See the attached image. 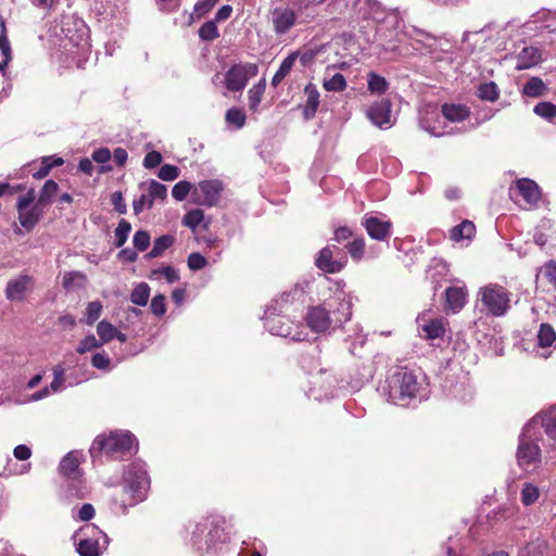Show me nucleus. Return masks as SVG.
<instances>
[{"instance_id": "f257e3e1", "label": "nucleus", "mask_w": 556, "mask_h": 556, "mask_svg": "<svg viewBox=\"0 0 556 556\" xmlns=\"http://www.w3.org/2000/svg\"><path fill=\"white\" fill-rule=\"evenodd\" d=\"M389 396L397 405L407 406L416 399L424 386L420 370L399 367L389 378Z\"/></svg>"}, {"instance_id": "f03ea898", "label": "nucleus", "mask_w": 556, "mask_h": 556, "mask_svg": "<svg viewBox=\"0 0 556 556\" xmlns=\"http://www.w3.org/2000/svg\"><path fill=\"white\" fill-rule=\"evenodd\" d=\"M135 437L130 432H111L109 435H98L90 448L92 457L106 455L113 459L130 454Z\"/></svg>"}, {"instance_id": "7ed1b4c3", "label": "nucleus", "mask_w": 556, "mask_h": 556, "mask_svg": "<svg viewBox=\"0 0 556 556\" xmlns=\"http://www.w3.org/2000/svg\"><path fill=\"white\" fill-rule=\"evenodd\" d=\"M479 295L481 303L492 316H503L510 307V292L496 283H490L480 288Z\"/></svg>"}, {"instance_id": "20e7f679", "label": "nucleus", "mask_w": 556, "mask_h": 556, "mask_svg": "<svg viewBox=\"0 0 556 556\" xmlns=\"http://www.w3.org/2000/svg\"><path fill=\"white\" fill-rule=\"evenodd\" d=\"M123 485L127 492L131 493V498L127 501L130 505H137L147 498L150 488L148 472L141 468L130 465L123 475Z\"/></svg>"}, {"instance_id": "39448f33", "label": "nucleus", "mask_w": 556, "mask_h": 556, "mask_svg": "<svg viewBox=\"0 0 556 556\" xmlns=\"http://www.w3.org/2000/svg\"><path fill=\"white\" fill-rule=\"evenodd\" d=\"M36 200V192L31 188L26 194L18 197L16 201V210L18 213V222L21 226L26 230V232H30L35 226L39 223L42 217V208Z\"/></svg>"}, {"instance_id": "423d86ee", "label": "nucleus", "mask_w": 556, "mask_h": 556, "mask_svg": "<svg viewBox=\"0 0 556 556\" xmlns=\"http://www.w3.org/2000/svg\"><path fill=\"white\" fill-rule=\"evenodd\" d=\"M267 20L276 38L281 39L299 24V14L291 7L280 5L268 11Z\"/></svg>"}, {"instance_id": "0eeeda50", "label": "nucleus", "mask_w": 556, "mask_h": 556, "mask_svg": "<svg viewBox=\"0 0 556 556\" xmlns=\"http://www.w3.org/2000/svg\"><path fill=\"white\" fill-rule=\"evenodd\" d=\"M258 67L254 63H238L232 65L224 77V84L228 91H242L249 79L257 75Z\"/></svg>"}, {"instance_id": "6e6552de", "label": "nucleus", "mask_w": 556, "mask_h": 556, "mask_svg": "<svg viewBox=\"0 0 556 556\" xmlns=\"http://www.w3.org/2000/svg\"><path fill=\"white\" fill-rule=\"evenodd\" d=\"M224 185L218 179L203 180L192 191L193 202L200 205L214 206L219 200Z\"/></svg>"}, {"instance_id": "1a4fd4ad", "label": "nucleus", "mask_w": 556, "mask_h": 556, "mask_svg": "<svg viewBox=\"0 0 556 556\" xmlns=\"http://www.w3.org/2000/svg\"><path fill=\"white\" fill-rule=\"evenodd\" d=\"M35 278L22 273L7 282L5 298L11 302H23L35 290Z\"/></svg>"}, {"instance_id": "9d476101", "label": "nucleus", "mask_w": 556, "mask_h": 556, "mask_svg": "<svg viewBox=\"0 0 556 556\" xmlns=\"http://www.w3.org/2000/svg\"><path fill=\"white\" fill-rule=\"evenodd\" d=\"M336 251H340L336 245H327L323 248L315 260L316 267L327 274L340 273L345 267L348 258L345 255H341L340 258H336Z\"/></svg>"}, {"instance_id": "9b49d317", "label": "nucleus", "mask_w": 556, "mask_h": 556, "mask_svg": "<svg viewBox=\"0 0 556 556\" xmlns=\"http://www.w3.org/2000/svg\"><path fill=\"white\" fill-rule=\"evenodd\" d=\"M362 226L371 239L377 241H387L391 237L393 224L389 219H381L376 216L365 215L362 219Z\"/></svg>"}, {"instance_id": "f8f14e48", "label": "nucleus", "mask_w": 556, "mask_h": 556, "mask_svg": "<svg viewBox=\"0 0 556 556\" xmlns=\"http://www.w3.org/2000/svg\"><path fill=\"white\" fill-rule=\"evenodd\" d=\"M92 534L98 533L106 542V535L94 526H86L80 529V533L84 535L77 543V552L80 556H99L100 555V543L99 540L89 536L87 532Z\"/></svg>"}, {"instance_id": "ddd939ff", "label": "nucleus", "mask_w": 556, "mask_h": 556, "mask_svg": "<svg viewBox=\"0 0 556 556\" xmlns=\"http://www.w3.org/2000/svg\"><path fill=\"white\" fill-rule=\"evenodd\" d=\"M305 321L307 327L316 333L326 332L331 326L329 311L323 305H316L308 308Z\"/></svg>"}, {"instance_id": "4468645a", "label": "nucleus", "mask_w": 556, "mask_h": 556, "mask_svg": "<svg viewBox=\"0 0 556 556\" xmlns=\"http://www.w3.org/2000/svg\"><path fill=\"white\" fill-rule=\"evenodd\" d=\"M268 325L273 334L290 338L293 341H302L306 336L303 330H299V326L285 317L273 318Z\"/></svg>"}, {"instance_id": "2eb2a0df", "label": "nucleus", "mask_w": 556, "mask_h": 556, "mask_svg": "<svg viewBox=\"0 0 556 556\" xmlns=\"http://www.w3.org/2000/svg\"><path fill=\"white\" fill-rule=\"evenodd\" d=\"M535 282L536 288H542V291L556 292V261L551 260L541 266Z\"/></svg>"}, {"instance_id": "dca6fc26", "label": "nucleus", "mask_w": 556, "mask_h": 556, "mask_svg": "<svg viewBox=\"0 0 556 556\" xmlns=\"http://www.w3.org/2000/svg\"><path fill=\"white\" fill-rule=\"evenodd\" d=\"M541 458L540 447L530 441L521 440L517 451V460L520 467H528Z\"/></svg>"}, {"instance_id": "f3484780", "label": "nucleus", "mask_w": 556, "mask_h": 556, "mask_svg": "<svg viewBox=\"0 0 556 556\" xmlns=\"http://www.w3.org/2000/svg\"><path fill=\"white\" fill-rule=\"evenodd\" d=\"M391 116V102L389 100H381L370 105L367 111V117L378 127H383L390 123Z\"/></svg>"}, {"instance_id": "a211bd4d", "label": "nucleus", "mask_w": 556, "mask_h": 556, "mask_svg": "<svg viewBox=\"0 0 556 556\" xmlns=\"http://www.w3.org/2000/svg\"><path fill=\"white\" fill-rule=\"evenodd\" d=\"M518 193L528 204H536L541 199V191L538 184L529 178H521L516 181Z\"/></svg>"}, {"instance_id": "6ab92c4d", "label": "nucleus", "mask_w": 556, "mask_h": 556, "mask_svg": "<svg viewBox=\"0 0 556 556\" xmlns=\"http://www.w3.org/2000/svg\"><path fill=\"white\" fill-rule=\"evenodd\" d=\"M467 301V291L462 287H448L445 290V308L456 313L460 311Z\"/></svg>"}, {"instance_id": "aec40b11", "label": "nucleus", "mask_w": 556, "mask_h": 556, "mask_svg": "<svg viewBox=\"0 0 556 556\" xmlns=\"http://www.w3.org/2000/svg\"><path fill=\"white\" fill-rule=\"evenodd\" d=\"M542 61V53L539 48L526 47L517 55L516 68L527 70L538 65Z\"/></svg>"}, {"instance_id": "412c9836", "label": "nucleus", "mask_w": 556, "mask_h": 556, "mask_svg": "<svg viewBox=\"0 0 556 556\" xmlns=\"http://www.w3.org/2000/svg\"><path fill=\"white\" fill-rule=\"evenodd\" d=\"M442 115L452 123H459L467 119L470 115L469 109L465 104L444 103L441 106Z\"/></svg>"}, {"instance_id": "4be33fe9", "label": "nucleus", "mask_w": 556, "mask_h": 556, "mask_svg": "<svg viewBox=\"0 0 556 556\" xmlns=\"http://www.w3.org/2000/svg\"><path fill=\"white\" fill-rule=\"evenodd\" d=\"M476 236V225L469 219L463 220L448 231V238L452 241L471 240Z\"/></svg>"}, {"instance_id": "5701e85b", "label": "nucleus", "mask_w": 556, "mask_h": 556, "mask_svg": "<svg viewBox=\"0 0 556 556\" xmlns=\"http://www.w3.org/2000/svg\"><path fill=\"white\" fill-rule=\"evenodd\" d=\"M59 470L62 476L71 480H77L80 477L78 458L73 453H68L61 460Z\"/></svg>"}, {"instance_id": "b1692460", "label": "nucleus", "mask_w": 556, "mask_h": 556, "mask_svg": "<svg viewBox=\"0 0 556 556\" xmlns=\"http://www.w3.org/2000/svg\"><path fill=\"white\" fill-rule=\"evenodd\" d=\"M305 93L307 99L303 109V116L308 121L315 116L319 106V92L314 86L308 85L305 88Z\"/></svg>"}, {"instance_id": "393cba45", "label": "nucleus", "mask_w": 556, "mask_h": 556, "mask_svg": "<svg viewBox=\"0 0 556 556\" xmlns=\"http://www.w3.org/2000/svg\"><path fill=\"white\" fill-rule=\"evenodd\" d=\"M547 91V86L540 77H531L522 88V94L529 98L543 97Z\"/></svg>"}, {"instance_id": "a878e982", "label": "nucleus", "mask_w": 556, "mask_h": 556, "mask_svg": "<svg viewBox=\"0 0 556 556\" xmlns=\"http://www.w3.org/2000/svg\"><path fill=\"white\" fill-rule=\"evenodd\" d=\"M175 242V237L172 235H163L154 240L153 248L148 252L144 257L147 260L161 256L165 250L169 249Z\"/></svg>"}, {"instance_id": "bb28decb", "label": "nucleus", "mask_w": 556, "mask_h": 556, "mask_svg": "<svg viewBox=\"0 0 556 556\" xmlns=\"http://www.w3.org/2000/svg\"><path fill=\"white\" fill-rule=\"evenodd\" d=\"M298 55L299 52H292L281 62L278 71L271 79V85L274 87L278 86L288 76L298 59Z\"/></svg>"}, {"instance_id": "cd10ccee", "label": "nucleus", "mask_w": 556, "mask_h": 556, "mask_svg": "<svg viewBox=\"0 0 556 556\" xmlns=\"http://www.w3.org/2000/svg\"><path fill=\"white\" fill-rule=\"evenodd\" d=\"M64 164V160L59 156L50 155L41 159L40 166L37 172L33 174L35 179H42L47 177L51 169Z\"/></svg>"}, {"instance_id": "c85d7f7f", "label": "nucleus", "mask_w": 556, "mask_h": 556, "mask_svg": "<svg viewBox=\"0 0 556 556\" xmlns=\"http://www.w3.org/2000/svg\"><path fill=\"white\" fill-rule=\"evenodd\" d=\"M58 191H59V185L52 179L47 180L40 190L37 203L41 207H46V206L50 205L52 202V199L56 195Z\"/></svg>"}, {"instance_id": "c756f323", "label": "nucleus", "mask_w": 556, "mask_h": 556, "mask_svg": "<svg viewBox=\"0 0 556 556\" xmlns=\"http://www.w3.org/2000/svg\"><path fill=\"white\" fill-rule=\"evenodd\" d=\"M479 99L495 102L500 98V90L494 81L480 84L477 90Z\"/></svg>"}, {"instance_id": "7c9ffc66", "label": "nucleus", "mask_w": 556, "mask_h": 556, "mask_svg": "<svg viewBox=\"0 0 556 556\" xmlns=\"http://www.w3.org/2000/svg\"><path fill=\"white\" fill-rule=\"evenodd\" d=\"M150 296V287L147 282H140L137 285L130 294V301L131 303L139 305V306H146Z\"/></svg>"}, {"instance_id": "2f4dec72", "label": "nucleus", "mask_w": 556, "mask_h": 556, "mask_svg": "<svg viewBox=\"0 0 556 556\" xmlns=\"http://www.w3.org/2000/svg\"><path fill=\"white\" fill-rule=\"evenodd\" d=\"M150 200L148 201V208L153 206L154 200L164 201L167 197V188L165 185L152 179L149 184Z\"/></svg>"}, {"instance_id": "473e14b6", "label": "nucleus", "mask_w": 556, "mask_h": 556, "mask_svg": "<svg viewBox=\"0 0 556 556\" xmlns=\"http://www.w3.org/2000/svg\"><path fill=\"white\" fill-rule=\"evenodd\" d=\"M556 340V332L549 324H542L538 333L540 348H549Z\"/></svg>"}, {"instance_id": "72a5a7b5", "label": "nucleus", "mask_w": 556, "mask_h": 556, "mask_svg": "<svg viewBox=\"0 0 556 556\" xmlns=\"http://www.w3.org/2000/svg\"><path fill=\"white\" fill-rule=\"evenodd\" d=\"M367 84H368V90L371 93H377V94H383L388 90V87H389V84L386 80V78L374 73V72H370L368 74Z\"/></svg>"}, {"instance_id": "f704fd0d", "label": "nucleus", "mask_w": 556, "mask_h": 556, "mask_svg": "<svg viewBox=\"0 0 556 556\" xmlns=\"http://www.w3.org/2000/svg\"><path fill=\"white\" fill-rule=\"evenodd\" d=\"M348 253L355 261L359 262L365 254V239L363 237H356L345 245Z\"/></svg>"}, {"instance_id": "c9c22d12", "label": "nucleus", "mask_w": 556, "mask_h": 556, "mask_svg": "<svg viewBox=\"0 0 556 556\" xmlns=\"http://www.w3.org/2000/svg\"><path fill=\"white\" fill-rule=\"evenodd\" d=\"M86 282V275L80 271H66L63 275V288L71 290L75 287L81 288Z\"/></svg>"}, {"instance_id": "e433bc0d", "label": "nucleus", "mask_w": 556, "mask_h": 556, "mask_svg": "<svg viewBox=\"0 0 556 556\" xmlns=\"http://www.w3.org/2000/svg\"><path fill=\"white\" fill-rule=\"evenodd\" d=\"M542 426L545 433L556 440V406L551 407L543 415Z\"/></svg>"}, {"instance_id": "4c0bfd02", "label": "nucleus", "mask_w": 556, "mask_h": 556, "mask_svg": "<svg viewBox=\"0 0 556 556\" xmlns=\"http://www.w3.org/2000/svg\"><path fill=\"white\" fill-rule=\"evenodd\" d=\"M92 161L98 164H101L100 173H108L112 170V166L104 165L112 159V153L108 148H99L94 150L91 154Z\"/></svg>"}, {"instance_id": "58836bf2", "label": "nucleus", "mask_w": 556, "mask_h": 556, "mask_svg": "<svg viewBox=\"0 0 556 556\" xmlns=\"http://www.w3.org/2000/svg\"><path fill=\"white\" fill-rule=\"evenodd\" d=\"M203 220L204 212L200 208H193L185 214L182 217V225L190 228L192 231H195Z\"/></svg>"}, {"instance_id": "ea45409f", "label": "nucleus", "mask_w": 556, "mask_h": 556, "mask_svg": "<svg viewBox=\"0 0 556 556\" xmlns=\"http://www.w3.org/2000/svg\"><path fill=\"white\" fill-rule=\"evenodd\" d=\"M130 231H131V224L124 218L121 219L115 231H114L116 248H121L126 243Z\"/></svg>"}, {"instance_id": "a19ab883", "label": "nucleus", "mask_w": 556, "mask_h": 556, "mask_svg": "<svg viewBox=\"0 0 556 556\" xmlns=\"http://www.w3.org/2000/svg\"><path fill=\"white\" fill-rule=\"evenodd\" d=\"M265 91V81H260L249 90V108L255 112L262 101Z\"/></svg>"}, {"instance_id": "79ce46f5", "label": "nucleus", "mask_w": 556, "mask_h": 556, "mask_svg": "<svg viewBox=\"0 0 556 556\" xmlns=\"http://www.w3.org/2000/svg\"><path fill=\"white\" fill-rule=\"evenodd\" d=\"M225 121L227 124L233 125L240 129L245 125L247 116L243 110L231 108L225 114Z\"/></svg>"}, {"instance_id": "37998d69", "label": "nucleus", "mask_w": 556, "mask_h": 556, "mask_svg": "<svg viewBox=\"0 0 556 556\" xmlns=\"http://www.w3.org/2000/svg\"><path fill=\"white\" fill-rule=\"evenodd\" d=\"M422 330L428 339H439L445 333L443 323L440 319L430 320L422 327Z\"/></svg>"}, {"instance_id": "c03bdc74", "label": "nucleus", "mask_w": 556, "mask_h": 556, "mask_svg": "<svg viewBox=\"0 0 556 556\" xmlns=\"http://www.w3.org/2000/svg\"><path fill=\"white\" fill-rule=\"evenodd\" d=\"M97 333L101 344L108 343L116 336V327L106 320H101L97 326Z\"/></svg>"}, {"instance_id": "a18cd8bd", "label": "nucleus", "mask_w": 556, "mask_h": 556, "mask_svg": "<svg viewBox=\"0 0 556 556\" xmlns=\"http://www.w3.org/2000/svg\"><path fill=\"white\" fill-rule=\"evenodd\" d=\"M199 37L204 41H212L219 37L215 21L205 22L199 29Z\"/></svg>"}, {"instance_id": "49530a36", "label": "nucleus", "mask_w": 556, "mask_h": 556, "mask_svg": "<svg viewBox=\"0 0 556 556\" xmlns=\"http://www.w3.org/2000/svg\"><path fill=\"white\" fill-rule=\"evenodd\" d=\"M533 112L538 116L551 121L556 117V105L548 101L540 102L534 106Z\"/></svg>"}, {"instance_id": "de8ad7c7", "label": "nucleus", "mask_w": 556, "mask_h": 556, "mask_svg": "<svg viewBox=\"0 0 556 556\" xmlns=\"http://www.w3.org/2000/svg\"><path fill=\"white\" fill-rule=\"evenodd\" d=\"M323 86L327 91L340 92L346 88V80L341 73H336L330 79H326Z\"/></svg>"}, {"instance_id": "09e8293b", "label": "nucleus", "mask_w": 556, "mask_h": 556, "mask_svg": "<svg viewBox=\"0 0 556 556\" xmlns=\"http://www.w3.org/2000/svg\"><path fill=\"white\" fill-rule=\"evenodd\" d=\"M539 495L540 492L535 485L531 483H526L521 491V502L526 506L532 505L538 501Z\"/></svg>"}, {"instance_id": "8fccbe9b", "label": "nucleus", "mask_w": 556, "mask_h": 556, "mask_svg": "<svg viewBox=\"0 0 556 556\" xmlns=\"http://www.w3.org/2000/svg\"><path fill=\"white\" fill-rule=\"evenodd\" d=\"M0 51L3 56L12 59L11 45L8 38L7 25L4 20H0Z\"/></svg>"}, {"instance_id": "3c124183", "label": "nucleus", "mask_w": 556, "mask_h": 556, "mask_svg": "<svg viewBox=\"0 0 556 556\" xmlns=\"http://www.w3.org/2000/svg\"><path fill=\"white\" fill-rule=\"evenodd\" d=\"M53 371V380L50 383L49 388L52 392H58L62 389L65 382V369L62 365H56L52 369Z\"/></svg>"}, {"instance_id": "603ef678", "label": "nucleus", "mask_w": 556, "mask_h": 556, "mask_svg": "<svg viewBox=\"0 0 556 556\" xmlns=\"http://www.w3.org/2000/svg\"><path fill=\"white\" fill-rule=\"evenodd\" d=\"M102 344L93 334H89L80 340L76 352L78 354H85L88 351L100 348Z\"/></svg>"}, {"instance_id": "864d4df0", "label": "nucleus", "mask_w": 556, "mask_h": 556, "mask_svg": "<svg viewBox=\"0 0 556 556\" xmlns=\"http://www.w3.org/2000/svg\"><path fill=\"white\" fill-rule=\"evenodd\" d=\"M191 189L192 185L189 181L180 180L173 187L172 195L175 200L182 201L186 199Z\"/></svg>"}, {"instance_id": "5fc2aeb1", "label": "nucleus", "mask_w": 556, "mask_h": 556, "mask_svg": "<svg viewBox=\"0 0 556 556\" xmlns=\"http://www.w3.org/2000/svg\"><path fill=\"white\" fill-rule=\"evenodd\" d=\"M102 313V304L99 301L89 302L86 308L87 324L92 325Z\"/></svg>"}, {"instance_id": "6e6d98bb", "label": "nucleus", "mask_w": 556, "mask_h": 556, "mask_svg": "<svg viewBox=\"0 0 556 556\" xmlns=\"http://www.w3.org/2000/svg\"><path fill=\"white\" fill-rule=\"evenodd\" d=\"M150 235L146 230H138L132 238L134 247L139 251H146L150 245Z\"/></svg>"}, {"instance_id": "4d7b16f0", "label": "nucleus", "mask_w": 556, "mask_h": 556, "mask_svg": "<svg viewBox=\"0 0 556 556\" xmlns=\"http://www.w3.org/2000/svg\"><path fill=\"white\" fill-rule=\"evenodd\" d=\"M179 173H180V170L177 166L170 165V164H165V165L161 166L157 176L160 179H162L164 181H173L176 178H178Z\"/></svg>"}, {"instance_id": "13d9d810", "label": "nucleus", "mask_w": 556, "mask_h": 556, "mask_svg": "<svg viewBox=\"0 0 556 556\" xmlns=\"http://www.w3.org/2000/svg\"><path fill=\"white\" fill-rule=\"evenodd\" d=\"M165 301L166 298L163 294H157L151 300L150 308L155 316H163L165 314Z\"/></svg>"}, {"instance_id": "bf43d9fd", "label": "nucleus", "mask_w": 556, "mask_h": 556, "mask_svg": "<svg viewBox=\"0 0 556 556\" xmlns=\"http://www.w3.org/2000/svg\"><path fill=\"white\" fill-rule=\"evenodd\" d=\"M110 364L111 359L104 352L96 353L91 357V365L97 369L109 370Z\"/></svg>"}, {"instance_id": "052dcab7", "label": "nucleus", "mask_w": 556, "mask_h": 556, "mask_svg": "<svg viewBox=\"0 0 556 556\" xmlns=\"http://www.w3.org/2000/svg\"><path fill=\"white\" fill-rule=\"evenodd\" d=\"M206 265V258L198 252H193L188 256V267L191 270H200L204 268Z\"/></svg>"}, {"instance_id": "680f3d73", "label": "nucleus", "mask_w": 556, "mask_h": 556, "mask_svg": "<svg viewBox=\"0 0 556 556\" xmlns=\"http://www.w3.org/2000/svg\"><path fill=\"white\" fill-rule=\"evenodd\" d=\"M219 0H203L201 2L195 3L194 13L198 17H202L206 13H208Z\"/></svg>"}, {"instance_id": "e2e57ef3", "label": "nucleus", "mask_w": 556, "mask_h": 556, "mask_svg": "<svg viewBox=\"0 0 556 556\" xmlns=\"http://www.w3.org/2000/svg\"><path fill=\"white\" fill-rule=\"evenodd\" d=\"M129 500H132L131 493L127 492V490H125V486L123 485L122 493L115 497V503L119 506L122 514H127L128 508L135 506L127 503V501Z\"/></svg>"}, {"instance_id": "0e129e2a", "label": "nucleus", "mask_w": 556, "mask_h": 556, "mask_svg": "<svg viewBox=\"0 0 556 556\" xmlns=\"http://www.w3.org/2000/svg\"><path fill=\"white\" fill-rule=\"evenodd\" d=\"M129 500H132L131 493L127 492V490H125V486L123 485L122 493L115 497V503L119 506L122 514H127L128 508L135 506L127 503V501Z\"/></svg>"}, {"instance_id": "69168bd1", "label": "nucleus", "mask_w": 556, "mask_h": 556, "mask_svg": "<svg viewBox=\"0 0 556 556\" xmlns=\"http://www.w3.org/2000/svg\"><path fill=\"white\" fill-rule=\"evenodd\" d=\"M162 162V154L159 151H150L146 154L143 159V166L146 168H154L159 166Z\"/></svg>"}, {"instance_id": "338daca9", "label": "nucleus", "mask_w": 556, "mask_h": 556, "mask_svg": "<svg viewBox=\"0 0 556 556\" xmlns=\"http://www.w3.org/2000/svg\"><path fill=\"white\" fill-rule=\"evenodd\" d=\"M159 274H162L165 279L168 281V282H175L179 279V275L177 273L176 269H174L173 267L170 266H164L162 268H159V269H154L152 271V275H159Z\"/></svg>"}, {"instance_id": "774afa93", "label": "nucleus", "mask_w": 556, "mask_h": 556, "mask_svg": "<svg viewBox=\"0 0 556 556\" xmlns=\"http://www.w3.org/2000/svg\"><path fill=\"white\" fill-rule=\"evenodd\" d=\"M111 202L114 206V210L119 214H125L127 211V205L124 201L123 194L119 191L113 192L111 195Z\"/></svg>"}]
</instances>
